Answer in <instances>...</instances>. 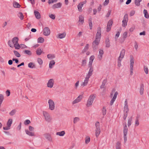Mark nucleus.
Listing matches in <instances>:
<instances>
[{
  "mask_svg": "<svg viewBox=\"0 0 149 149\" xmlns=\"http://www.w3.org/2000/svg\"><path fill=\"white\" fill-rule=\"evenodd\" d=\"M31 123L30 121L29 120H26L24 122V124L25 125H27Z\"/></svg>",
  "mask_w": 149,
  "mask_h": 149,
  "instance_id": "5fc2aeb1",
  "label": "nucleus"
},
{
  "mask_svg": "<svg viewBox=\"0 0 149 149\" xmlns=\"http://www.w3.org/2000/svg\"><path fill=\"white\" fill-rule=\"evenodd\" d=\"M95 98V96L94 95H90V96L89 97V98L88 99V100H90L91 101H92V102H93V100Z\"/></svg>",
  "mask_w": 149,
  "mask_h": 149,
  "instance_id": "c85d7f7f",
  "label": "nucleus"
},
{
  "mask_svg": "<svg viewBox=\"0 0 149 149\" xmlns=\"http://www.w3.org/2000/svg\"><path fill=\"white\" fill-rule=\"evenodd\" d=\"M139 125V119H136L135 120V126H138Z\"/></svg>",
  "mask_w": 149,
  "mask_h": 149,
  "instance_id": "0e129e2a",
  "label": "nucleus"
},
{
  "mask_svg": "<svg viewBox=\"0 0 149 149\" xmlns=\"http://www.w3.org/2000/svg\"><path fill=\"white\" fill-rule=\"evenodd\" d=\"M102 113L103 115L104 116L106 115V108L104 107L102 110Z\"/></svg>",
  "mask_w": 149,
  "mask_h": 149,
  "instance_id": "09e8293b",
  "label": "nucleus"
},
{
  "mask_svg": "<svg viewBox=\"0 0 149 149\" xmlns=\"http://www.w3.org/2000/svg\"><path fill=\"white\" fill-rule=\"evenodd\" d=\"M42 52V50L38 48L36 51V54L38 55H40L41 54Z\"/></svg>",
  "mask_w": 149,
  "mask_h": 149,
  "instance_id": "473e14b6",
  "label": "nucleus"
},
{
  "mask_svg": "<svg viewBox=\"0 0 149 149\" xmlns=\"http://www.w3.org/2000/svg\"><path fill=\"white\" fill-rule=\"evenodd\" d=\"M54 81L53 79H50L47 84H54Z\"/></svg>",
  "mask_w": 149,
  "mask_h": 149,
  "instance_id": "4d7b16f0",
  "label": "nucleus"
},
{
  "mask_svg": "<svg viewBox=\"0 0 149 149\" xmlns=\"http://www.w3.org/2000/svg\"><path fill=\"white\" fill-rule=\"evenodd\" d=\"M79 118L78 117H75L74 118L73 120L74 123L75 124L76 123L77 121L79 120Z\"/></svg>",
  "mask_w": 149,
  "mask_h": 149,
  "instance_id": "8fccbe9b",
  "label": "nucleus"
},
{
  "mask_svg": "<svg viewBox=\"0 0 149 149\" xmlns=\"http://www.w3.org/2000/svg\"><path fill=\"white\" fill-rule=\"evenodd\" d=\"M28 67L31 68H35V65L34 63L30 62L28 64Z\"/></svg>",
  "mask_w": 149,
  "mask_h": 149,
  "instance_id": "2f4dec72",
  "label": "nucleus"
},
{
  "mask_svg": "<svg viewBox=\"0 0 149 149\" xmlns=\"http://www.w3.org/2000/svg\"><path fill=\"white\" fill-rule=\"evenodd\" d=\"M90 77H88V75H87L86 78H85L84 82H83V84H86L88 83V79Z\"/></svg>",
  "mask_w": 149,
  "mask_h": 149,
  "instance_id": "a19ab883",
  "label": "nucleus"
},
{
  "mask_svg": "<svg viewBox=\"0 0 149 149\" xmlns=\"http://www.w3.org/2000/svg\"><path fill=\"white\" fill-rule=\"evenodd\" d=\"M81 3H79L77 6L78 10L79 11H81L82 8L83 6H81Z\"/></svg>",
  "mask_w": 149,
  "mask_h": 149,
  "instance_id": "37998d69",
  "label": "nucleus"
},
{
  "mask_svg": "<svg viewBox=\"0 0 149 149\" xmlns=\"http://www.w3.org/2000/svg\"><path fill=\"white\" fill-rule=\"evenodd\" d=\"M132 117L131 116L130 118L128 119V127L130 126L131 124L132 121Z\"/></svg>",
  "mask_w": 149,
  "mask_h": 149,
  "instance_id": "ea45409f",
  "label": "nucleus"
},
{
  "mask_svg": "<svg viewBox=\"0 0 149 149\" xmlns=\"http://www.w3.org/2000/svg\"><path fill=\"white\" fill-rule=\"evenodd\" d=\"M106 44V47L107 48H109L110 46L109 40L108 38L106 39L105 41Z\"/></svg>",
  "mask_w": 149,
  "mask_h": 149,
  "instance_id": "412c9836",
  "label": "nucleus"
},
{
  "mask_svg": "<svg viewBox=\"0 0 149 149\" xmlns=\"http://www.w3.org/2000/svg\"><path fill=\"white\" fill-rule=\"evenodd\" d=\"M135 12L134 10L131 11L130 13V15L131 16H133L135 14Z\"/></svg>",
  "mask_w": 149,
  "mask_h": 149,
  "instance_id": "774afa93",
  "label": "nucleus"
},
{
  "mask_svg": "<svg viewBox=\"0 0 149 149\" xmlns=\"http://www.w3.org/2000/svg\"><path fill=\"white\" fill-rule=\"evenodd\" d=\"M66 34L64 32L62 33H59L58 34V38L62 39L65 38L66 36Z\"/></svg>",
  "mask_w": 149,
  "mask_h": 149,
  "instance_id": "aec40b11",
  "label": "nucleus"
},
{
  "mask_svg": "<svg viewBox=\"0 0 149 149\" xmlns=\"http://www.w3.org/2000/svg\"><path fill=\"white\" fill-rule=\"evenodd\" d=\"M6 93L7 96H9L10 95V91L9 90H7Z\"/></svg>",
  "mask_w": 149,
  "mask_h": 149,
  "instance_id": "69168bd1",
  "label": "nucleus"
},
{
  "mask_svg": "<svg viewBox=\"0 0 149 149\" xmlns=\"http://www.w3.org/2000/svg\"><path fill=\"white\" fill-rule=\"evenodd\" d=\"M49 17L53 19H54L55 18V16L54 15L51 14L49 15Z\"/></svg>",
  "mask_w": 149,
  "mask_h": 149,
  "instance_id": "864d4df0",
  "label": "nucleus"
},
{
  "mask_svg": "<svg viewBox=\"0 0 149 149\" xmlns=\"http://www.w3.org/2000/svg\"><path fill=\"white\" fill-rule=\"evenodd\" d=\"M61 2H59L53 5L52 7V8L53 9H55L56 8H60L61 7Z\"/></svg>",
  "mask_w": 149,
  "mask_h": 149,
  "instance_id": "f8f14e48",
  "label": "nucleus"
},
{
  "mask_svg": "<svg viewBox=\"0 0 149 149\" xmlns=\"http://www.w3.org/2000/svg\"><path fill=\"white\" fill-rule=\"evenodd\" d=\"M144 86L143 84H141L140 88V93L141 95L143 94Z\"/></svg>",
  "mask_w": 149,
  "mask_h": 149,
  "instance_id": "f3484780",
  "label": "nucleus"
},
{
  "mask_svg": "<svg viewBox=\"0 0 149 149\" xmlns=\"http://www.w3.org/2000/svg\"><path fill=\"white\" fill-rule=\"evenodd\" d=\"M82 97L83 96L82 95H80L77 97L76 99L79 101V102H80L82 99Z\"/></svg>",
  "mask_w": 149,
  "mask_h": 149,
  "instance_id": "052dcab7",
  "label": "nucleus"
},
{
  "mask_svg": "<svg viewBox=\"0 0 149 149\" xmlns=\"http://www.w3.org/2000/svg\"><path fill=\"white\" fill-rule=\"evenodd\" d=\"M43 114L45 120L47 121H49L50 120V117L49 114L46 111H43Z\"/></svg>",
  "mask_w": 149,
  "mask_h": 149,
  "instance_id": "9d476101",
  "label": "nucleus"
},
{
  "mask_svg": "<svg viewBox=\"0 0 149 149\" xmlns=\"http://www.w3.org/2000/svg\"><path fill=\"white\" fill-rule=\"evenodd\" d=\"M3 96L2 94H0V103H2L3 100Z\"/></svg>",
  "mask_w": 149,
  "mask_h": 149,
  "instance_id": "603ef678",
  "label": "nucleus"
},
{
  "mask_svg": "<svg viewBox=\"0 0 149 149\" xmlns=\"http://www.w3.org/2000/svg\"><path fill=\"white\" fill-rule=\"evenodd\" d=\"M86 59H84L82 60V66H85L86 65Z\"/></svg>",
  "mask_w": 149,
  "mask_h": 149,
  "instance_id": "13d9d810",
  "label": "nucleus"
},
{
  "mask_svg": "<svg viewBox=\"0 0 149 149\" xmlns=\"http://www.w3.org/2000/svg\"><path fill=\"white\" fill-rule=\"evenodd\" d=\"M49 109L51 110H53L55 107L54 103L52 100L50 99L48 101Z\"/></svg>",
  "mask_w": 149,
  "mask_h": 149,
  "instance_id": "6e6552de",
  "label": "nucleus"
},
{
  "mask_svg": "<svg viewBox=\"0 0 149 149\" xmlns=\"http://www.w3.org/2000/svg\"><path fill=\"white\" fill-rule=\"evenodd\" d=\"M24 52L29 55H31L32 53L30 51L28 50H25L24 51Z\"/></svg>",
  "mask_w": 149,
  "mask_h": 149,
  "instance_id": "79ce46f5",
  "label": "nucleus"
},
{
  "mask_svg": "<svg viewBox=\"0 0 149 149\" xmlns=\"http://www.w3.org/2000/svg\"><path fill=\"white\" fill-rule=\"evenodd\" d=\"M127 31L124 32L123 34V37L124 40L127 37Z\"/></svg>",
  "mask_w": 149,
  "mask_h": 149,
  "instance_id": "49530a36",
  "label": "nucleus"
},
{
  "mask_svg": "<svg viewBox=\"0 0 149 149\" xmlns=\"http://www.w3.org/2000/svg\"><path fill=\"white\" fill-rule=\"evenodd\" d=\"M45 137L47 140L49 141L52 140V138L50 135L48 134H46L44 135Z\"/></svg>",
  "mask_w": 149,
  "mask_h": 149,
  "instance_id": "6ab92c4d",
  "label": "nucleus"
},
{
  "mask_svg": "<svg viewBox=\"0 0 149 149\" xmlns=\"http://www.w3.org/2000/svg\"><path fill=\"white\" fill-rule=\"evenodd\" d=\"M89 68L90 69L88 72V74L87 75H88V77H90L92 74V73L93 71V67H91Z\"/></svg>",
  "mask_w": 149,
  "mask_h": 149,
  "instance_id": "4be33fe9",
  "label": "nucleus"
},
{
  "mask_svg": "<svg viewBox=\"0 0 149 149\" xmlns=\"http://www.w3.org/2000/svg\"><path fill=\"white\" fill-rule=\"evenodd\" d=\"M93 103V102H92V101H91L89 100H88V102L86 104V106L88 107H89Z\"/></svg>",
  "mask_w": 149,
  "mask_h": 149,
  "instance_id": "3c124183",
  "label": "nucleus"
},
{
  "mask_svg": "<svg viewBox=\"0 0 149 149\" xmlns=\"http://www.w3.org/2000/svg\"><path fill=\"white\" fill-rule=\"evenodd\" d=\"M8 45L11 48L15 47V49H19L20 47V45H19L18 43L14 44L13 45L12 42L10 40H9L8 42Z\"/></svg>",
  "mask_w": 149,
  "mask_h": 149,
  "instance_id": "20e7f679",
  "label": "nucleus"
},
{
  "mask_svg": "<svg viewBox=\"0 0 149 149\" xmlns=\"http://www.w3.org/2000/svg\"><path fill=\"white\" fill-rule=\"evenodd\" d=\"M134 47L136 51L137 50L138 48V45L137 42L136 41H135L134 42Z\"/></svg>",
  "mask_w": 149,
  "mask_h": 149,
  "instance_id": "bf43d9fd",
  "label": "nucleus"
},
{
  "mask_svg": "<svg viewBox=\"0 0 149 149\" xmlns=\"http://www.w3.org/2000/svg\"><path fill=\"white\" fill-rule=\"evenodd\" d=\"M18 16L19 17L21 20H23L24 18V15L21 12H19L18 14Z\"/></svg>",
  "mask_w": 149,
  "mask_h": 149,
  "instance_id": "f704fd0d",
  "label": "nucleus"
},
{
  "mask_svg": "<svg viewBox=\"0 0 149 149\" xmlns=\"http://www.w3.org/2000/svg\"><path fill=\"white\" fill-rule=\"evenodd\" d=\"M120 143L119 142H118L116 146V149H120Z\"/></svg>",
  "mask_w": 149,
  "mask_h": 149,
  "instance_id": "de8ad7c7",
  "label": "nucleus"
},
{
  "mask_svg": "<svg viewBox=\"0 0 149 149\" xmlns=\"http://www.w3.org/2000/svg\"><path fill=\"white\" fill-rule=\"evenodd\" d=\"M16 112V110L15 109H14L12 110L9 113L10 116H13L15 114Z\"/></svg>",
  "mask_w": 149,
  "mask_h": 149,
  "instance_id": "72a5a7b5",
  "label": "nucleus"
},
{
  "mask_svg": "<svg viewBox=\"0 0 149 149\" xmlns=\"http://www.w3.org/2000/svg\"><path fill=\"white\" fill-rule=\"evenodd\" d=\"M143 13L144 14L145 17L147 19L148 18H149V15L147 12V11L146 9H144L143 10Z\"/></svg>",
  "mask_w": 149,
  "mask_h": 149,
  "instance_id": "393cba45",
  "label": "nucleus"
},
{
  "mask_svg": "<svg viewBox=\"0 0 149 149\" xmlns=\"http://www.w3.org/2000/svg\"><path fill=\"white\" fill-rule=\"evenodd\" d=\"M12 123H13L12 119H9L7 123V126H8V127H10Z\"/></svg>",
  "mask_w": 149,
  "mask_h": 149,
  "instance_id": "5701e85b",
  "label": "nucleus"
},
{
  "mask_svg": "<svg viewBox=\"0 0 149 149\" xmlns=\"http://www.w3.org/2000/svg\"><path fill=\"white\" fill-rule=\"evenodd\" d=\"M55 56L54 54H48L47 55V57L49 59H52L55 58Z\"/></svg>",
  "mask_w": 149,
  "mask_h": 149,
  "instance_id": "cd10ccee",
  "label": "nucleus"
},
{
  "mask_svg": "<svg viewBox=\"0 0 149 149\" xmlns=\"http://www.w3.org/2000/svg\"><path fill=\"white\" fill-rule=\"evenodd\" d=\"M101 30L100 27L97 28V32L94 41L92 43V46L94 51H95L97 48L101 38Z\"/></svg>",
  "mask_w": 149,
  "mask_h": 149,
  "instance_id": "f257e3e1",
  "label": "nucleus"
},
{
  "mask_svg": "<svg viewBox=\"0 0 149 149\" xmlns=\"http://www.w3.org/2000/svg\"><path fill=\"white\" fill-rule=\"evenodd\" d=\"M104 52L103 50L100 49L99 51V55H98V58L100 60H101L102 57Z\"/></svg>",
  "mask_w": 149,
  "mask_h": 149,
  "instance_id": "4468645a",
  "label": "nucleus"
},
{
  "mask_svg": "<svg viewBox=\"0 0 149 149\" xmlns=\"http://www.w3.org/2000/svg\"><path fill=\"white\" fill-rule=\"evenodd\" d=\"M95 126L96 129L95 130V135L97 137L99 135L100 133V123L99 122L97 121L95 123Z\"/></svg>",
  "mask_w": 149,
  "mask_h": 149,
  "instance_id": "7ed1b4c3",
  "label": "nucleus"
},
{
  "mask_svg": "<svg viewBox=\"0 0 149 149\" xmlns=\"http://www.w3.org/2000/svg\"><path fill=\"white\" fill-rule=\"evenodd\" d=\"M90 141V137L88 136L86 137L85 139V143L86 144L88 143Z\"/></svg>",
  "mask_w": 149,
  "mask_h": 149,
  "instance_id": "c03bdc74",
  "label": "nucleus"
},
{
  "mask_svg": "<svg viewBox=\"0 0 149 149\" xmlns=\"http://www.w3.org/2000/svg\"><path fill=\"white\" fill-rule=\"evenodd\" d=\"M34 14L35 15L36 18L37 19H39L40 18V15L38 12L36 11H34Z\"/></svg>",
  "mask_w": 149,
  "mask_h": 149,
  "instance_id": "2eb2a0df",
  "label": "nucleus"
},
{
  "mask_svg": "<svg viewBox=\"0 0 149 149\" xmlns=\"http://www.w3.org/2000/svg\"><path fill=\"white\" fill-rule=\"evenodd\" d=\"M79 21L80 22L81 24H83L84 22V17L82 15L79 16Z\"/></svg>",
  "mask_w": 149,
  "mask_h": 149,
  "instance_id": "a878e982",
  "label": "nucleus"
},
{
  "mask_svg": "<svg viewBox=\"0 0 149 149\" xmlns=\"http://www.w3.org/2000/svg\"><path fill=\"white\" fill-rule=\"evenodd\" d=\"M142 0H135V4L138 6L140 5V2L142 1Z\"/></svg>",
  "mask_w": 149,
  "mask_h": 149,
  "instance_id": "58836bf2",
  "label": "nucleus"
},
{
  "mask_svg": "<svg viewBox=\"0 0 149 149\" xmlns=\"http://www.w3.org/2000/svg\"><path fill=\"white\" fill-rule=\"evenodd\" d=\"M38 63L40 65H41L42 64V61L40 58H38Z\"/></svg>",
  "mask_w": 149,
  "mask_h": 149,
  "instance_id": "6e6d98bb",
  "label": "nucleus"
},
{
  "mask_svg": "<svg viewBox=\"0 0 149 149\" xmlns=\"http://www.w3.org/2000/svg\"><path fill=\"white\" fill-rule=\"evenodd\" d=\"M44 41V39L42 37H39L38 39V42L39 43H42Z\"/></svg>",
  "mask_w": 149,
  "mask_h": 149,
  "instance_id": "7c9ffc66",
  "label": "nucleus"
},
{
  "mask_svg": "<svg viewBox=\"0 0 149 149\" xmlns=\"http://www.w3.org/2000/svg\"><path fill=\"white\" fill-rule=\"evenodd\" d=\"M113 23V22L112 20H110L108 21L107 26V32H108L110 30Z\"/></svg>",
  "mask_w": 149,
  "mask_h": 149,
  "instance_id": "9b49d317",
  "label": "nucleus"
},
{
  "mask_svg": "<svg viewBox=\"0 0 149 149\" xmlns=\"http://www.w3.org/2000/svg\"><path fill=\"white\" fill-rule=\"evenodd\" d=\"M13 52L14 54L17 57H19L21 56L20 54L17 51L15 50H14L13 51Z\"/></svg>",
  "mask_w": 149,
  "mask_h": 149,
  "instance_id": "e433bc0d",
  "label": "nucleus"
},
{
  "mask_svg": "<svg viewBox=\"0 0 149 149\" xmlns=\"http://www.w3.org/2000/svg\"><path fill=\"white\" fill-rule=\"evenodd\" d=\"M125 52V51L124 49H123L120 52V57H121L122 58H123L124 57Z\"/></svg>",
  "mask_w": 149,
  "mask_h": 149,
  "instance_id": "c756f323",
  "label": "nucleus"
},
{
  "mask_svg": "<svg viewBox=\"0 0 149 149\" xmlns=\"http://www.w3.org/2000/svg\"><path fill=\"white\" fill-rule=\"evenodd\" d=\"M65 133L64 131H63L60 132H56V134L60 136H63L65 134Z\"/></svg>",
  "mask_w": 149,
  "mask_h": 149,
  "instance_id": "b1692460",
  "label": "nucleus"
},
{
  "mask_svg": "<svg viewBox=\"0 0 149 149\" xmlns=\"http://www.w3.org/2000/svg\"><path fill=\"white\" fill-rule=\"evenodd\" d=\"M92 19L91 17L89 18V24L90 28L91 29H92L93 27V24L92 22Z\"/></svg>",
  "mask_w": 149,
  "mask_h": 149,
  "instance_id": "bb28decb",
  "label": "nucleus"
},
{
  "mask_svg": "<svg viewBox=\"0 0 149 149\" xmlns=\"http://www.w3.org/2000/svg\"><path fill=\"white\" fill-rule=\"evenodd\" d=\"M55 64V62L54 60L51 61L49 62V68L51 69L53 67V65H54Z\"/></svg>",
  "mask_w": 149,
  "mask_h": 149,
  "instance_id": "a211bd4d",
  "label": "nucleus"
},
{
  "mask_svg": "<svg viewBox=\"0 0 149 149\" xmlns=\"http://www.w3.org/2000/svg\"><path fill=\"white\" fill-rule=\"evenodd\" d=\"M25 131L26 134L29 136H35L34 132H31L30 131H29V130H26Z\"/></svg>",
  "mask_w": 149,
  "mask_h": 149,
  "instance_id": "dca6fc26",
  "label": "nucleus"
},
{
  "mask_svg": "<svg viewBox=\"0 0 149 149\" xmlns=\"http://www.w3.org/2000/svg\"><path fill=\"white\" fill-rule=\"evenodd\" d=\"M88 44H86V46L84 47V49L82 51V52L84 53L88 49Z\"/></svg>",
  "mask_w": 149,
  "mask_h": 149,
  "instance_id": "4c0bfd02",
  "label": "nucleus"
},
{
  "mask_svg": "<svg viewBox=\"0 0 149 149\" xmlns=\"http://www.w3.org/2000/svg\"><path fill=\"white\" fill-rule=\"evenodd\" d=\"M128 20V15L127 14H125L124 16L122 22L123 26L125 27L127 25Z\"/></svg>",
  "mask_w": 149,
  "mask_h": 149,
  "instance_id": "423d86ee",
  "label": "nucleus"
},
{
  "mask_svg": "<svg viewBox=\"0 0 149 149\" xmlns=\"http://www.w3.org/2000/svg\"><path fill=\"white\" fill-rule=\"evenodd\" d=\"M13 6L15 8H19L20 7V5L17 2H15L13 4Z\"/></svg>",
  "mask_w": 149,
  "mask_h": 149,
  "instance_id": "c9c22d12",
  "label": "nucleus"
},
{
  "mask_svg": "<svg viewBox=\"0 0 149 149\" xmlns=\"http://www.w3.org/2000/svg\"><path fill=\"white\" fill-rule=\"evenodd\" d=\"M50 33V30L49 27H45L43 30V34L45 36L49 35Z\"/></svg>",
  "mask_w": 149,
  "mask_h": 149,
  "instance_id": "1a4fd4ad",
  "label": "nucleus"
},
{
  "mask_svg": "<svg viewBox=\"0 0 149 149\" xmlns=\"http://www.w3.org/2000/svg\"><path fill=\"white\" fill-rule=\"evenodd\" d=\"M127 128L126 124L124 125V129L123 130L124 134V138L125 142L127 141Z\"/></svg>",
  "mask_w": 149,
  "mask_h": 149,
  "instance_id": "0eeeda50",
  "label": "nucleus"
},
{
  "mask_svg": "<svg viewBox=\"0 0 149 149\" xmlns=\"http://www.w3.org/2000/svg\"><path fill=\"white\" fill-rule=\"evenodd\" d=\"M125 105L124 108V117H127L129 111V109L127 105V99H126L125 102Z\"/></svg>",
  "mask_w": 149,
  "mask_h": 149,
  "instance_id": "f03ea898",
  "label": "nucleus"
},
{
  "mask_svg": "<svg viewBox=\"0 0 149 149\" xmlns=\"http://www.w3.org/2000/svg\"><path fill=\"white\" fill-rule=\"evenodd\" d=\"M130 74L132 75L133 71V65L134 64V59L132 56H130Z\"/></svg>",
  "mask_w": 149,
  "mask_h": 149,
  "instance_id": "39448f33",
  "label": "nucleus"
},
{
  "mask_svg": "<svg viewBox=\"0 0 149 149\" xmlns=\"http://www.w3.org/2000/svg\"><path fill=\"white\" fill-rule=\"evenodd\" d=\"M57 0H48V3L49 4L52 3L54 2H56Z\"/></svg>",
  "mask_w": 149,
  "mask_h": 149,
  "instance_id": "680f3d73",
  "label": "nucleus"
},
{
  "mask_svg": "<svg viewBox=\"0 0 149 149\" xmlns=\"http://www.w3.org/2000/svg\"><path fill=\"white\" fill-rule=\"evenodd\" d=\"M118 94V92L117 91H116L114 95V96L113 97V98L114 99H116V98Z\"/></svg>",
  "mask_w": 149,
  "mask_h": 149,
  "instance_id": "338daca9",
  "label": "nucleus"
},
{
  "mask_svg": "<svg viewBox=\"0 0 149 149\" xmlns=\"http://www.w3.org/2000/svg\"><path fill=\"white\" fill-rule=\"evenodd\" d=\"M120 35V33L118 31L116 35V37H115V39L116 40H117L119 36Z\"/></svg>",
  "mask_w": 149,
  "mask_h": 149,
  "instance_id": "e2e57ef3",
  "label": "nucleus"
},
{
  "mask_svg": "<svg viewBox=\"0 0 149 149\" xmlns=\"http://www.w3.org/2000/svg\"><path fill=\"white\" fill-rule=\"evenodd\" d=\"M144 70L146 74H148V70L147 67L145 66H144Z\"/></svg>",
  "mask_w": 149,
  "mask_h": 149,
  "instance_id": "a18cd8bd",
  "label": "nucleus"
},
{
  "mask_svg": "<svg viewBox=\"0 0 149 149\" xmlns=\"http://www.w3.org/2000/svg\"><path fill=\"white\" fill-rule=\"evenodd\" d=\"M19 40V38L17 37H15L13 38L11 41L13 43V44L14 45V44H16L17 43Z\"/></svg>",
  "mask_w": 149,
  "mask_h": 149,
  "instance_id": "ddd939ff",
  "label": "nucleus"
}]
</instances>
